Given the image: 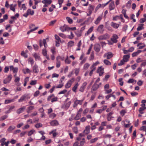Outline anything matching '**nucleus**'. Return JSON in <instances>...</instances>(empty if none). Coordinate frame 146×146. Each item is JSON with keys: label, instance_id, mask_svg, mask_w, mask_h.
Wrapping results in <instances>:
<instances>
[{"label": "nucleus", "instance_id": "f257e3e1", "mask_svg": "<svg viewBox=\"0 0 146 146\" xmlns=\"http://www.w3.org/2000/svg\"><path fill=\"white\" fill-rule=\"evenodd\" d=\"M110 35L108 33H106L104 35L100 36L98 37V39L100 40H106L109 38Z\"/></svg>", "mask_w": 146, "mask_h": 146}, {"label": "nucleus", "instance_id": "49530a36", "mask_svg": "<svg viewBox=\"0 0 146 146\" xmlns=\"http://www.w3.org/2000/svg\"><path fill=\"white\" fill-rule=\"evenodd\" d=\"M10 9L13 11L14 12L15 11V7L13 6V5L11 4L10 5Z\"/></svg>", "mask_w": 146, "mask_h": 146}, {"label": "nucleus", "instance_id": "4d7b16f0", "mask_svg": "<svg viewBox=\"0 0 146 146\" xmlns=\"http://www.w3.org/2000/svg\"><path fill=\"white\" fill-rule=\"evenodd\" d=\"M42 126V125L40 123L36 124L35 125V127L37 128L41 127Z\"/></svg>", "mask_w": 146, "mask_h": 146}, {"label": "nucleus", "instance_id": "423d86ee", "mask_svg": "<svg viewBox=\"0 0 146 146\" xmlns=\"http://www.w3.org/2000/svg\"><path fill=\"white\" fill-rule=\"evenodd\" d=\"M100 46L98 44H95L94 47V49L97 52H99L100 49Z\"/></svg>", "mask_w": 146, "mask_h": 146}, {"label": "nucleus", "instance_id": "ddd939ff", "mask_svg": "<svg viewBox=\"0 0 146 146\" xmlns=\"http://www.w3.org/2000/svg\"><path fill=\"white\" fill-rule=\"evenodd\" d=\"M51 125L52 126H57L58 125V121L56 120H54L50 122Z\"/></svg>", "mask_w": 146, "mask_h": 146}, {"label": "nucleus", "instance_id": "7ed1b4c3", "mask_svg": "<svg viewBox=\"0 0 146 146\" xmlns=\"http://www.w3.org/2000/svg\"><path fill=\"white\" fill-rule=\"evenodd\" d=\"M118 38V37L117 35L113 34L112 36V37L111 38V40L113 42L116 43L117 41V39Z\"/></svg>", "mask_w": 146, "mask_h": 146}, {"label": "nucleus", "instance_id": "c756f323", "mask_svg": "<svg viewBox=\"0 0 146 146\" xmlns=\"http://www.w3.org/2000/svg\"><path fill=\"white\" fill-rule=\"evenodd\" d=\"M27 12L29 15L30 14L31 15H33L34 13V11H32L31 9H28Z\"/></svg>", "mask_w": 146, "mask_h": 146}, {"label": "nucleus", "instance_id": "393cba45", "mask_svg": "<svg viewBox=\"0 0 146 146\" xmlns=\"http://www.w3.org/2000/svg\"><path fill=\"white\" fill-rule=\"evenodd\" d=\"M81 114L80 113L78 112L77 113L76 116V117H75L74 119L77 120L79 119L81 117Z\"/></svg>", "mask_w": 146, "mask_h": 146}, {"label": "nucleus", "instance_id": "0e129e2a", "mask_svg": "<svg viewBox=\"0 0 146 146\" xmlns=\"http://www.w3.org/2000/svg\"><path fill=\"white\" fill-rule=\"evenodd\" d=\"M60 56H58L56 57V62H60Z\"/></svg>", "mask_w": 146, "mask_h": 146}, {"label": "nucleus", "instance_id": "de8ad7c7", "mask_svg": "<svg viewBox=\"0 0 146 146\" xmlns=\"http://www.w3.org/2000/svg\"><path fill=\"white\" fill-rule=\"evenodd\" d=\"M92 70L89 73V75L90 76H91L93 74V72L94 71H95L96 69V67H94V68H92Z\"/></svg>", "mask_w": 146, "mask_h": 146}, {"label": "nucleus", "instance_id": "680f3d73", "mask_svg": "<svg viewBox=\"0 0 146 146\" xmlns=\"http://www.w3.org/2000/svg\"><path fill=\"white\" fill-rule=\"evenodd\" d=\"M73 130L74 133H75L76 134L78 133V130L77 127H74L73 128Z\"/></svg>", "mask_w": 146, "mask_h": 146}, {"label": "nucleus", "instance_id": "6ab92c4d", "mask_svg": "<svg viewBox=\"0 0 146 146\" xmlns=\"http://www.w3.org/2000/svg\"><path fill=\"white\" fill-rule=\"evenodd\" d=\"M15 128V127L14 125H11L7 129V131L9 132H11Z\"/></svg>", "mask_w": 146, "mask_h": 146}, {"label": "nucleus", "instance_id": "774afa93", "mask_svg": "<svg viewBox=\"0 0 146 146\" xmlns=\"http://www.w3.org/2000/svg\"><path fill=\"white\" fill-rule=\"evenodd\" d=\"M146 65V60H143V62L141 64V66H145Z\"/></svg>", "mask_w": 146, "mask_h": 146}, {"label": "nucleus", "instance_id": "8fccbe9b", "mask_svg": "<svg viewBox=\"0 0 146 146\" xmlns=\"http://www.w3.org/2000/svg\"><path fill=\"white\" fill-rule=\"evenodd\" d=\"M56 21V20H54L53 21H52L50 23L49 25L50 26H53V25L55 23Z\"/></svg>", "mask_w": 146, "mask_h": 146}, {"label": "nucleus", "instance_id": "13d9d810", "mask_svg": "<svg viewBox=\"0 0 146 146\" xmlns=\"http://www.w3.org/2000/svg\"><path fill=\"white\" fill-rule=\"evenodd\" d=\"M42 52L44 56H46L47 54V51L46 50V49H44L42 50Z\"/></svg>", "mask_w": 146, "mask_h": 146}, {"label": "nucleus", "instance_id": "b1692460", "mask_svg": "<svg viewBox=\"0 0 146 146\" xmlns=\"http://www.w3.org/2000/svg\"><path fill=\"white\" fill-rule=\"evenodd\" d=\"M52 2V0H44L42 1L43 3H46L48 5L50 4Z\"/></svg>", "mask_w": 146, "mask_h": 146}, {"label": "nucleus", "instance_id": "6e6d98bb", "mask_svg": "<svg viewBox=\"0 0 146 146\" xmlns=\"http://www.w3.org/2000/svg\"><path fill=\"white\" fill-rule=\"evenodd\" d=\"M139 130L141 131H146V126H142L140 128Z\"/></svg>", "mask_w": 146, "mask_h": 146}, {"label": "nucleus", "instance_id": "052dcab7", "mask_svg": "<svg viewBox=\"0 0 146 146\" xmlns=\"http://www.w3.org/2000/svg\"><path fill=\"white\" fill-rule=\"evenodd\" d=\"M136 130H135L133 132V137H132V139H134L135 138V137L136 136Z\"/></svg>", "mask_w": 146, "mask_h": 146}, {"label": "nucleus", "instance_id": "3c124183", "mask_svg": "<svg viewBox=\"0 0 146 146\" xmlns=\"http://www.w3.org/2000/svg\"><path fill=\"white\" fill-rule=\"evenodd\" d=\"M58 98L57 97H54H54H53L51 99V102H56L57 101Z\"/></svg>", "mask_w": 146, "mask_h": 146}, {"label": "nucleus", "instance_id": "58836bf2", "mask_svg": "<svg viewBox=\"0 0 146 146\" xmlns=\"http://www.w3.org/2000/svg\"><path fill=\"white\" fill-rule=\"evenodd\" d=\"M35 131V130H32L28 132V135L29 136H31L34 133Z\"/></svg>", "mask_w": 146, "mask_h": 146}, {"label": "nucleus", "instance_id": "ea45409f", "mask_svg": "<svg viewBox=\"0 0 146 146\" xmlns=\"http://www.w3.org/2000/svg\"><path fill=\"white\" fill-rule=\"evenodd\" d=\"M33 56L36 59L39 60L40 58V56L38 55L36 53H34Z\"/></svg>", "mask_w": 146, "mask_h": 146}, {"label": "nucleus", "instance_id": "f3484780", "mask_svg": "<svg viewBox=\"0 0 146 146\" xmlns=\"http://www.w3.org/2000/svg\"><path fill=\"white\" fill-rule=\"evenodd\" d=\"M90 127L88 125L86 127L85 129L84 130V133L87 134L90 133Z\"/></svg>", "mask_w": 146, "mask_h": 146}, {"label": "nucleus", "instance_id": "72a5a7b5", "mask_svg": "<svg viewBox=\"0 0 146 146\" xmlns=\"http://www.w3.org/2000/svg\"><path fill=\"white\" fill-rule=\"evenodd\" d=\"M14 101V99L6 100L5 101V104H8Z\"/></svg>", "mask_w": 146, "mask_h": 146}, {"label": "nucleus", "instance_id": "5701e85b", "mask_svg": "<svg viewBox=\"0 0 146 146\" xmlns=\"http://www.w3.org/2000/svg\"><path fill=\"white\" fill-rule=\"evenodd\" d=\"M15 108V107L14 106H10L9 108V109L6 111L5 113H10L12 111V110L13 109Z\"/></svg>", "mask_w": 146, "mask_h": 146}, {"label": "nucleus", "instance_id": "09e8293b", "mask_svg": "<svg viewBox=\"0 0 146 146\" xmlns=\"http://www.w3.org/2000/svg\"><path fill=\"white\" fill-rule=\"evenodd\" d=\"M21 55V56H24L25 58L27 57V55L25 53L24 51H22Z\"/></svg>", "mask_w": 146, "mask_h": 146}, {"label": "nucleus", "instance_id": "bb28decb", "mask_svg": "<svg viewBox=\"0 0 146 146\" xmlns=\"http://www.w3.org/2000/svg\"><path fill=\"white\" fill-rule=\"evenodd\" d=\"M104 63L106 65H110L111 64V62L109 60L105 59L104 60Z\"/></svg>", "mask_w": 146, "mask_h": 146}, {"label": "nucleus", "instance_id": "e433bc0d", "mask_svg": "<svg viewBox=\"0 0 146 146\" xmlns=\"http://www.w3.org/2000/svg\"><path fill=\"white\" fill-rule=\"evenodd\" d=\"M93 27H92L88 29L87 33V35H88L93 31Z\"/></svg>", "mask_w": 146, "mask_h": 146}, {"label": "nucleus", "instance_id": "79ce46f5", "mask_svg": "<svg viewBox=\"0 0 146 146\" xmlns=\"http://www.w3.org/2000/svg\"><path fill=\"white\" fill-rule=\"evenodd\" d=\"M99 64V62L98 61H97L95 63H94L92 66L90 67V68L92 69V68L94 67H96L95 66L97 64Z\"/></svg>", "mask_w": 146, "mask_h": 146}, {"label": "nucleus", "instance_id": "2eb2a0df", "mask_svg": "<svg viewBox=\"0 0 146 146\" xmlns=\"http://www.w3.org/2000/svg\"><path fill=\"white\" fill-rule=\"evenodd\" d=\"M34 108L35 107L34 106H29L27 110V111L28 113H31V111L34 110Z\"/></svg>", "mask_w": 146, "mask_h": 146}, {"label": "nucleus", "instance_id": "864d4df0", "mask_svg": "<svg viewBox=\"0 0 146 146\" xmlns=\"http://www.w3.org/2000/svg\"><path fill=\"white\" fill-rule=\"evenodd\" d=\"M55 39L57 40L58 42H60V37L57 35H55Z\"/></svg>", "mask_w": 146, "mask_h": 146}, {"label": "nucleus", "instance_id": "4c0bfd02", "mask_svg": "<svg viewBox=\"0 0 146 146\" xmlns=\"http://www.w3.org/2000/svg\"><path fill=\"white\" fill-rule=\"evenodd\" d=\"M94 58V54L93 52H92L89 58L90 60H92Z\"/></svg>", "mask_w": 146, "mask_h": 146}, {"label": "nucleus", "instance_id": "2f4dec72", "mask_svg": "<svg viewBox=\"0 0 146 146\" xmlns=\"http://www.w3.org/2000/svg\"><path fill=\"white\" fill-rule=\"evenodd\" d=\"M74 44V42L73 41H70L68 43V45L69 46L72 47Z\"/></svg>", "mask_w": 146, "mask_h": 146}, {"label": "nucleus", "instance_id": "9b49d317", "mask_svg": "<svg viewBox=\"0 0 146 146\" xmlns=\"http://www.w3.org/2000/svg\"><path fill=\"white\" fill-rule=\"evenodd\" d=\"M115 6L114 5V1H112L110 4L109 8L110 10L111 11L114 9Z\"/></svg>", "mask_w": 146, "mask_h": 146}, {"label": "nucleus", "instance_id": "aec40b11", "mask_svg": "<svg viewBox=\"0 0 146 146\" xmlns=\"http://www.w3.org/2000/svg\"><path fill=\"white\" fill-rule=\"evenodd\" d=\"M99 87V85L96 83L92 86V89L93 91H96Z\"/></svg>", "mask_w": 146, "mask_h": 146}, {"label": "nucleus", "instance_id": "39448f33", "mask_svg": "<svg viewBox=\"0 0 146 146\" xmlns=\"http://www.w3.org/2000/svg\"><path fill=\"white\" fill-rule=\"evenodd\" d=\"M113 56V54L111 52H109L108 53L105 54H104V57H107V59H109L111 58Z\"/></svg>", "mask_w": 146, "mask_h": 146}, {"label": "nucleus", "instance_id": "f03ea898", "mask_svg": "<svg viewBox=\"0 0 146 146\" xmlns=\"http://www.w3.org/2000/svg\"><path fill=\"white\" fill-rule=\"evenodd\" d=\"M12 78V76L11 75H8L5 79L3 80V83L5 84L9 83Z\"/></svg>", "mask_w": 146, "mask_h": 146}, {"label": "nucleus", "instance_id": "c9c22d12", "mask_svg": "<svg viewBox=\"0 0 146 146\" xmlns=\"http://www.w3.org/2000/svg\"><path fill=\"white\" fill-rule=\"evenodd\" d=\"M19 17V14L18 13L15 14V16H12L11 17V18L14 19H16L17 18Z\"/></svg>", "mask_w": 146, "mask_h": 146}, {"label": "nucleus", "instance_id": "7c9ffc66", "mask_svg": "<svg viewBox=\"0 0 146 146\" xmlns=\"http://www.w3.org/2000/svg\"><path fill=\"white\" fill-rule=\"evenodd\" d=\"M56 131V129H54L50 133V134L53 133V136L54 137H55L57 135V134L55 132Z\"/></svg>", "mask_w": 146, "mask_h": 146}, {"label": "nucleus", "instance_id": "1a4fd4ad", "mask_svg": "<svg viewBox=\"0 0 146 146\" xmlns=\"http://www.w3.org/2000/svg\"><path fill=\"white\" fill-rule=\"evenodd\" d=\"M26 109V107L25 106H24L21 108H20L18 109L17 111V113L18 114H19L22 112H23Z\"/></svg>", "mask_w": 146, "mask_h": 146}, {"label": "nucleus", "instance_id": "e2e57ef3", "mask_svg": "<svg viewBox=\"0 0 146 146\" xmlns=\"http://www.w3.org/2000/svg\"><path fill=\"white\" fill-rule=\"evenodd\" d=\"M33 46L34 47V49L35 50H38V46L36 44H34L33 45Z\"/></svg>", "mask_w": 146, "mask_h": 146}, {"label": "nucleus", "instance_id": "412c9836", "mask_svg": "<svg viewBox=\"0 0 146 146\" xmlns=\"http://www.w3.org/2000/svg\"><path fill=\"white\" fill-rule=\"evenodd\" d=\"M143 25L144 24L143 23L139 24V26L137 28V31H139L143 29L144 28V27H143Z\"/></svg>", "mask_w": 146, "mask_h": 146}, {"label": "nucleus", "instance_id": "4be33fe9", "mask_svg": "<svg viewBox=\"0 0 146 146\" xmlns=\"http://www.w3.org/2000/svg\"><path fill=\"white\" fill-rule=\"evenodd\" d=\"M38 66L36 65H35L34 66H33V72L35 73H37L38 72V71H37L38 70Z\"/></svg>", "mask_w": 146, "mask_h": 146}, {"label": "nucleus", "instance_id": "a878e982", "mask_svg": "<svg viewBox=\"0 0 146 146\" xmlns=\"http://www.w3.org/2000/svg\"><path fill=\"white\" fill-rule=\"evenodd\" d=\"M79 85L78 83H76L73 87L72 89V90L74 92H76V90L77 88L78 87Z\"/></svg>", "mask_w": 146, "mask_h": 146}, {"label": "nucleus", "instance_id": "9d476101", "mask_svg": "<svg viewBox=\"0 0 146 146\" xmlns=\"http://www.w3.org/2000/svg\"><path fill=\"white\" fill-rule=\"evenodd\" d=\"M87 84V83L86 82H84L80 88L79 91L82 92H83L86 87Z\"/></svg>", "mask_w": 146, "mask_h": 146}, {"label": "nucleus", "instance_id": "0eeeda50", "mask_svg": "<svg viewBox=\"0 0 146 146\" xmlns=\"http://www.w3.org/2000/svg\"><path fill=\"white\" fill-rule=\"evenodd\" d=\"M104 26L102 25H100L98 27L97 30L100 33H102L104 31V30L103 29Z\"/></svg>", "mask_w": 146, "mask_h": 146}, {"label": "nucleus", "instance_id": "338daca9", "mask_svg": "<svg viewBox=\"0 0 146 146\" xmlns=\"http://www.w3.org/2000/svg\"><path fill=\"white\" fill-rule=\"evenodd\" d=\"M54 97V95L53 94H52L51 96H50L48 97L47 98V100L48 101H49L50 100L51 98Z\"/></svg>", "mask_w": 146, "mask_h": 146}, {"label": "nucleus", "instance_id": "f8f14e48", "mask_svg": "<svg viewBox=\"0 0 146 146\" xmlns=\"http://www.w3.org/2000/svg\"><path fill=\"white\" fill-rule=\"evenodd\" d=\"M129 58V54L125 55L123 56V60L124 62H127L128 61Z\"/></svg>", "mask_w": 146, "mask_h": 146}, {"label": "nucleus", "instance_id": "603ef678", "mask_svg": "<svg viewBox=\"0 0 146 146\" xmlns=\"http://www.w3.org/2000/svg\"><path fill=\"white\" fill-rule=\"evenodd\" d=\"M90 64L88 63H86L84 66V69H87L90 66Z\"/></svg>", "mask_w": 146, "mask_h": 146}, {"label": "nucleus", "instance_id": "69168bd1", "mask_svg": "<svg viewBox=\"0 0 146 146\" xmlns=\"http://www.w3.org/2000/svg\"><path fill=\"white\" fill-rule=\"evenodd\" d=\"M146 21V19L145 18H143L139 20L140 23H143Z\"/></svg>", "mask_w": 146, "mask_h": 146}, {"label": "nucleus", "instance_id": "a18cd8bd", "mask_svg": "<svg viewBox=\"0 0 146 146\" xmlns=\"http://www.w3.org/2000/svg\"><path fill=\"white\" fill-rule=\"evenodd\" d=\"M38 28V27H36V28H35V29H32V30L31 29L29 31H28L27 33V35L29 34L31 32H33L36 30Z\"/></svg>", "mask_w": 146, "mask_h": 146}, {"label": "nucleus", "instance_id": "cd10ccee", "mask_svg": "<svg viewBox=\"0 0 146 146\" xmlns=\"http://www.w3.org/2000/svg\"><path fill=\"white\" fill-rule=\"evenodd\" d=\"M146 109V107H145L144 108L141 107L140 108L139 110V113L140 114H142L143 113V111Z\"/></svg>", "mask_w": 146, "mask_h": 146}, {"label": "nucleus", "instance_id": "20e7f679", "mask_svg": "<svg viewBox=\"0 0 146 146\" xmlns=\"http://www.w3.org/2000/svg\"><path fill=\"white\" fill-rule=\"evenodd\" d=\"M104 68H102V66L99 67L97 70V73H99V75L100 76H101L103 74Z\"/></svg>", "mask_w": 146, "mask_h": 146}, {"label": "nucleus", "instance_id": "6e6552de", "mask_svg": "<svg viewBox=\"0 0 146 146\" xmlns=\"http://www.w3.org/2000/svg\"><path fill=\"white\" fill-rule=\"evenodd\" d=\"M83 100H77L74 102L73 107L74 108L76 107L78 104L81 105Z\"/></svg>", "mask_w": 146, "mask_h": 146}, {"label": "nucleus", "instance_id": "a211bd4d", "mask_svg": "<svg viewBox=\"0 0 146 146\" xmlns=\"http://www.w3.org/2000/svg\"><path fill=\"white\" fill-rule=\"evenodd\" d=\"M28 96V95L25 94L22 96L21 98L19 100V102H21L25 100V99Z\"/></svg>", "mask_w": 146, "mask_h": 146}, {"label": "nucleus", "instance_id": "4468645a", "mask_svg": "<svg viewBox=\"0 0 146 146\" xmlns=\"http://www.w3.org/2000/svg\"><path fill=\"white\" fill-rule=\"evenodd\" d=\"M102 18V16H99L98 18L97 19L96 21L94 22V23L96 25L98 24L100 22Z\"/></svg>", "mask_w": 146, "mask_h": 146}, {"label": "nucleus", "instance_id": "f704fd0d", "mask_svg": "<svg viewBox=\"0 0 146 146\" xmlns=\"http://www.w3.org/2000/svg\"><path fill=\"white\" fill-rule=\"evenodd\" d=\"M131 3V0H129L127 3L126 4V7L127 8H129L130 7Z\"/></svg>", "mask_w": 146, "mask_h": 146}, {"label": "nucleus", "instance_id": "dca6fc26", "mask_svg": "<svg viewBox=\"0 0 146 146\" xmlns=\"http://www.w3.org/2000/svg\"><path fill=\"white\" fill-rule=\"evenodd\" d=\"M111 25L114 28L117 29L119 27V25L113 22H112L111 23Z\"/></svg>", "mask_w": 146, "mask_h": 146}, {"label": "nucleus", "instance_id": "473e14b6", "mask_svg": "<svg viewBox=\"0 0 146 146\" xmlns=\"http://www.w3.org/2000/svg\"><path fill=\"white\" fill-rule=\"evenodd\" d=\"M66 19L68 21V22L70 24H72L73 22L72 20L69 17H67Z\"/></svg>", "mask_w": 146, "mask_h": 146}, {"label": "nucleus", "instance_id": "c85d7f7f", "mask_svg": "<svg viewBox=\"0 0 146 146\" xmlns=\"http://www.w3.org/2000/svg\"><path fill=\"white\" fill-rule=\"evenodd\" d=\"M111 96L113 97L114 99H115V96L114 95L112 94H110L109 95H108L106 97V98L107 100H108L110 97H111Z\"/></svg>", "mask_w": 146, "mask_h": 146}, {"label": "nucleus", "instance_id": "bf43d9fd", "mask_svg": "<svg viewBox=\"0 0 146 146\" xmlns=\"http://www.w3.org/2000/svg\"><path fill=\"white\" fill-rule=\"evenodd\" d=\"M86 60V58H84L80 63V65H82L83 63H84Z\"/></svg>", "mask_w": 146, "mask_h": 146}, {"label": "nucleus", "instance_id": "c03bdc74", "mask_svg": "<svg viewBox=\"0 0 146 146\" xmlns=\"http://www.w3.org/2000/svg\"><path fill=\"white\" fill-rule=\"evenodd\" d=\"M98 137H96L94 139H92L90 141L91 143H93L95 142L97 140H98Z\"/></svg>", "mask_w": 146, "mask_h": 146}, {"label": "nucleus", "instance_id": "a19ab883", "mask_svg": "<svg viewBox=\"0 0 146 146\" xmlns=\"http://www.w3.org/2000/svg\"><path fill=\"white\" fill-rule=\"evenodd\" d=\"M134 82L136 83V80H133V79H130L128 80L127 82L129 83H133Z\"/></svg>", "mask_w": 146, "mask_h": 146}, {"label": "nucleus", "instance_id": "37998d69", "mask_svg": "<svg viewBox=\"0 0 146 146\" xmlns=\"http://www.w3.org/2000/svg\"><path fill=\"white\" fill-rule=\"evenodd\" d=\"M126 113V111L123 110H121L120 111V114L122 116H123Z\"/></svg>", "mask_w": 146, "mask_h": 146}, {"label": "nucleus", "instance_id": "5fc2aeb1", "mask_svg": "<svg viewBox=\"0 0 146 146\" xmlns=\"http://www.w3.org/2000/svg\"><path fill=\"white\" fill-rule=\"evenodd\" d=\"M36 80H32L30 83V84L31 85H34L36 84Z\"/></svg>", "mask_w": 146, "mask_h": 146}]
</instances>
